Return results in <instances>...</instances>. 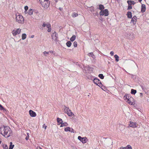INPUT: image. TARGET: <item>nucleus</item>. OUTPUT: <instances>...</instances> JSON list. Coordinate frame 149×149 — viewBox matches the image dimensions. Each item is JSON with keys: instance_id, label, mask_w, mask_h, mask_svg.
<instances>
[{"instance_id": "1", "label": "nucleus", "mask_w": 149, "mask_h": 149, "mask_svg": "<svg viewBox=\"0 0 149 149\" xmlns=\"http://www.w3.org/2000/svg\"><path fill=\"white\" fill-rule=\"evenodd\" d=\"M0 133L6 138L9 137L12 134V130L8 127H0Z\"/></svg>"}, {"instance_id": "2", "label": "nucleus", "mask_w": 149, "mask_h": 149, "mask_svg": "<svg viewBox=\"0 0 149 149\" xmlns=\"http://www.w3.org/2000/svg\"><path fill=\"white\" fill-rule=\"evenodd\" d=\"M16 21L20 24H23L24 23V19L23 17L19 14L16 15Z\"/></svg>"}, {"instance_id": "3", "label": "nucleus", "mask_w": 149, "mask_h": 149, "mask_svg": "<svg viewBox=\"0 0 149 149\" xmlns=\"http://www.w3.org/2000/svg\"><path fill=\"white\" fill-rule=\"evenodd\" d=\"M21 31V29L20 28L15 29L12 31V33L14 36L20 33Z\"/></svg>"}, {"instance_id": "4", "label": "nucleus", "mask_w": 149, "mask_h": 149, "mask_svg": "<svg viewBox=\"0 0 149 149\" xmlns=\"http://www.w3.org/2000/svg\"><path fill=\"white\" fill-rule=\"evenodd\" d=\"M42 6L45 9H47L49 6V1H45L40 2Z\"/></svg>"}, {"instance_id": "5", "label": "nucleus", "mask_w": 149, "mask_h": 149, "mask_svg": "<svg viewBox=\"0 0 149 149\" xmlns=\"http://www.w3.org/2000/svg\"><path fill=\"white\" fill-rule=\"evenodd\" d=\"M126 102L128 104L131 105H134L135 104V100L134 99V98L132 97H129V99L126 100Z\"/></svg>"}, {"instance_id": "6", "label": "nucleus", "mask_w": 149, "mask_h": 149, "mask_svg": "<svg viewBox=\"0 0 149 149\" xmlns=\"http://www.w3.org/2000/svg\"><path fill=\"white\" fill-rule=\"evenodd\" d=\"M100 16L104 15L105 16H107L109 15L108 10L107 9H105L102 11H101L100 12Z\"/></svg>"}, {"instance_id": "7", "label": "nucleus", "mask_w": 149, "mask_h": 149, "mask_svg": "<svg viewBox=\"0 0 149 149\" xmlns=\"http://www.w3.org/2000/svg\"><path fill=\"white\" fill-rule=\"evenodd\" d=\"M129 125V127H132L133 128H135L137 127V125L136 122L130 121Z\"/></svg>"}, {"instance_id": "8", "label": "nucleus", "mask_w": 149, "mask_h": 149, "mask_svg": "<svg viewBox=\"0 0 149 149\" xmlns=\"http://www.w3.org/2000/svg\"><path fill=\"white\" fill-rule=\"evenodd\" d=\"M78 139L83 143H86L87 142V139L86 137H82L81 136H78Z\"/></svg>"}, {"instance_id": "9", "label": "nucleus", "mask_w": 149, "mask_h": 149, "mask_svg": "<svg viewBox=\"0 0 149 149\" xmlns=\"http://www.w3.org/2000/svg\"><path fill=\"white\" fill-rule=\"evenodd\" d=\"M64 130L65 132L69 131L71 132L74 133V130L72 128L69 127H67L65 128Z\"/></svg>"}, {"instance_id": "10", "label": "nucleus", "mask_w": 149, "mask_h": 149, "mask_svg": "<svg viewBox=\"0 0 149 149\" xmlns=\"http://www.w3.org/2000/svg\"><path fill=\"white\" fill-rule=\"evenodd\" d=\"M52 38L55 41H57L58 39L57 34L55 33H53L52 35Z\"/></svg>"}, {"instance_id": "11", "label": "nucleus", "mask_w": 149, "mask_h": 149, "mask_svg": "<svg viewBox=\"0 0 149 149\" xmlns=\"http://www.w3.org/2000/svg\"><path fill=\"white\" fill-rule=\"evenodd\" d=\"M93 82L95 84H96L99 86H100V85L101 84V83L100 80L97 79L95 78L93 80Z\"/></svg>"}, {"instance_id": "12", "label": "nucleus", "mask_w": 149, "mask_h": 149, "mask_svg": "<svg viewBox=\"0 0 149 149\" xmlns=\"http://www.w3.org/2000/svg\"><path fill=\"white\" fill-rule=\"evenodd\" d=\"M29 112V114L31 117H35L36 116V113L32 110H30Z\"/></svg>"}, {"instance_id": "13", "label": "nucleus", "mask_w": 149, "mask_h": 149, "mask_svg": "<svg viewBox=\"0 0 149 149\" xmlns=\"http://www.w3.org/2000/svg\"><path fill=\"white\" fill-rule=\"evenodd\" d=\"M66 113H67L69 116L70 117L74 116V114L73 113L71 110L69 109V108Z\"/></svg>"}, {"instance_id": "14", "label": "nucleus", "mask_w": 149, "mask_h": 149, "mask_svg": "<svg viewBox=\"0 0 149 149\" xmlns=\"http://www.w3.org/2000/svg\"><path fill=\"white\" fill-rule=\"evenodd\" d=\"M137 17L136 16H134L132 19V22L134 24H136V21Z\"/></svg>"}, {"instance_id": "15", "label": "nucleus", "mask_w": 149, "mask_h": 149, "mask_svg": "<svg viewBox=\"0 0 149 149\" xmlns=\"http://www.w3.org/2000/svg\"><path fill=\"white\" fill-rule=\"evenodd\" d=\"M146 10V6L145 5L143 4L141 5V12L142 13L144 12Z\"/></svg>"}, {"instance_id": "16", "label": "nucleus", "mask_w": 149, "mask_h": 149, "mask_svg": "<svg viewBox=\"0 0 149 149\" xmlns=\"http://www.w3.org/2000/svg\"><path fill=\"white\" fill-rule=\"evenodd\" d=\"M42 26L43 27H46L47 28H50L51 27V25L49 23L46 24L44 23H43Z\"/></svg>"}, {"instance_id": "17", "label": "nucleus", "mask_w": 149, "mask_h": 149, "mask_svg": "<svg viewBox=\"0 0 149 149\" xmlns=\"http://www.w3.org/2000/svg\"><path fill=\"white\" fill-rule=\"evenodd\" d=\"M57 121L58 122V125H59L63 123V121L61 119L58 118L57 119Z\"/></svg>"}, {"instance_id": "18", "label": "nucleus", "mask_w": 149, "mask_h": 149, "mask_svg": "<svg viewBox=\"0 0 149 149\" xmlns=\"http://www.w3.org/2000/svg\"><path fill=\"white\" fill-rule=\"evenodd\" d=\"M127 3H128L129 5L131 6L132 5H134L135 3L134 1L131 0L127 1Z\"/></svg>"}, {"instance_id": "19", "label": "nucleus", "mask_w": 149, "mask_h": 149, "mask_svg": "<svg viewBox=\"0 0 149 149\" xmlns=\"http://www.w3.org/2000/svg\"><path fill=\"white\" fill-rule=\"evenodd\" d=\"M131 96L127 95H125L124 96L123 98L124 100L126 102V100H127L128 99H129V97Z\"/></svg>"}, {"instance_id": "20", "label": "nucleus", "mask_w": 149, "mask_h": 149, "mask_svg": "<svg viewBox=\"0 0 149 149\" xmlns=\"http://www.w3.org/2000/svg\"><path fill=\"white\" fill-rule=\"evenodd\" d=\"M68 125V124L66 122L62 123L61 124L60 127H62L63 126H67Z\"/></svg>"}, {"instance_id": "21", "label": "nucleus", "mask_w": 149, "mask_h": 149, "mask_svg": "<svg viewBox=\"0 0 149 149\" xmlns=\"http://www.w3.org/2000/svg\"><path fill=\"white\" fill-rule=\"evenodd\" d=\"M26 37V35L25 33H23L22 34V38L23 40L25 39Z\"/></svg>"}, {"instance_id": "22", "label": "nucleus", "mask_w": 149, "mask_h": 149, "mask_svg": "<svg viewBox=\"0 0 149 149\" xmlns=\"http://www.w3.org/2000/svg\"><path fill=\"white\" fill-rule=\"evenodd\" d=\"M127 17L129 18H131L132 17V13L130 12H128L127 13Z\"/></svg>"}, {"instance_id": "23", "label": "nucleus", "mask_w": 149, "mask_h": 149, "mask_svg": "<svg viewBox=\"0 0 149 149\" xmlns=\"http://www.w3.org/2000/svg\"><path fill=\"white\" fill-rule=\"evenodd\" d=\"M76 39V36H73L70 38V40L72 42L73 41Z\"/></svg>"}, {"instance_id": "24", "label": "nucleus", "mask_w": 149, "mask_h": 149, "mask_svg": "<svg viewBox=\"0 0 149 149\" xmlns=\"http://www.w3.org/2000/svg\"><path fill=\"white\" fill-rule=\"evenodd\" d=\"M71 44H72V43L70 41H68L66 43V45L68 47H70Z\"/></svg>"}, {"instance_id": "25", "label": "nucleus", "mask_w": 149, "mask_h": 149, "mask_svg": "<svg viewBox=\"0 0 149 149\" xmlns=\"http://www.w3.org/2000/svg\"><path fill=\"white\" fill-rule=\"evenodd\" d=\"M28 14L30 15H31L33 14V11L31 9H30L28 12Z\"/></svg>"}, {"instance_id": "26", "label": "nucleus", "mask_w": 149, "mask_h": 149, "mask_svg": "<svg viewBox=\"0 0 149 149\" xmlns=\"http://www.w3.org/2000/svg\"><path fill=\"white\" fill-rule=\"evenodd\" d=\"M114 57L115 58L116 61V62H118L119 61V56L116 54L114 55Z\"/></svg>"}, {"instance_id": "27", "label": "nucleus", "mask_w": 149, "mask_h": 149, "mask_svg": "<svg viewBox=\"0 0 149 149\" xmlns=\"http://www.w3.org/2000/svg\"><path fill=\"white\" fill-rule=\"evenodd\" d=\"M69 108L68 107H67L66 106H65V107L64 109V112L65 113H67V111L69 109Z\"/></svg>"}, {"instance_id": "28", "label": "nucleus", "mask_w": 149, "mask_h": 149, "mask_svg": "<svg viewBox=\"0 0 149 149\" xmlns=\"http://www.w3.org/2000/svg\"><path fill=\"white\" fill-rule=\"evenodd\" d=\"M99 9L101 10V11H102V10L104 9V7L103 5H102L101 4L99 5Z\"/></svg>"}, {"instance_id": "29", "label": "nucleus", "mask_w": 149, "mask_h": 149, "mask_svg": "<svg viewBox=\"0 0 149 149\" xmlns=\"http://www.w3.org/2000/svg\"><path fill=\"white\" fill-rule=\"evenodd\" d=\"M14 147V145L12 144V142H10V145L9 149H13Z\"/></svg>"}, {"instance_id": "30", "label": "nucleus", "mask_w": 149, "mask_h": 149, "mask_svg": "<svg viewBox=\"0 0 149 149\" xmlns=\"http://www.w3.org/2000/svg\"><path fill=\"white\" fill-rule=\"evenodd\" d=\"M88 55L89 56H91L93 58L94 57V56L93 55V52H91V53H89L88 54Z\"/></svg>"}, {"instance_id": "31", "label": "nucleus", "mask_w": 149, "mask_h": 149, "mask_svg": "<svg viewBox=\"0 0 149 149\" xmlns=\"http://www.w3.org/2000/svg\"><path fill=\"white\" fill-rule=\"evenodd\" d=\"M136 90H134L133 89H132L131 90V93L132 94H133L134 95L136 93Z\"/></svg>"}, {"instance_id": "32", "label": "nucleus", "mask_w": 149, "mask_h": 149, "mask_svg": "<svg viewBox=\"0 0 149 149\" xmlns=\"http://www.w3.org/2000/svg\"><path fill=\"white\" fill-rule=\"evenodd\" d=\"M44 55L46 56H47V55H48L49 54V52H47L46 51H45L43 53Z\"/></svg>"}, {"instance_id": "33", "label": "nucleus", "mask_w": 149, "mask_h": 149, "mask_svg": "<svg viewBox=\"0 0 149 149\" xmlns=\"http://www.w3.org/2000/svg\"><path fill=\"white\" fill-rule=\"evenodd\" d=\"M78 14L76 13H74L72 14V17H74L77 16Z\"/></svg>"}, {"instance_id": "34", "label": "nucleus", "mask_w": 149, "mask_h": 149, "mask_svg": "<svg viewBox=\"0 0 149 149\" xmlns=\"http://www.w3.org/2000/svg\"><path fill=\"white\" fill-rule=\"evenodd\" d=\"M24 9H25V11H24V12L25 13H27V10L28 9V7L27 6H25V7H24Z\"/></svg>"}, {"instance_id": "35", "label": "nucleus", "mask_w": 149, "mask_h": 149, "mask_svg": "<svg viewBox=\"0 0 149 149\" xmlns=\"http://www.w3.org/2000/svg\"><path fill=\"white\" fill-rule=\"evenodd\" d=\"M99 77L101 79H103L104 78V76H103V74H100L99 75Z\"/></svg>"}, {"instance_id": "36", "label": "nucleus", "mask_w": 149, "mask_h": 149, "mask_svg": "<svg viewBox=\"0 0 149 149\" xmlns=\"http://www.w3.org/2000/svg\"><path fill=\"white\" fill-rule=\"evenodd\" d=\"M0 110L6 111V109L3 107L0 104Z\"/></svg>"}, {"instance_id": "37", "label": "nucleus", "mask_w": 149, "mask_h": 149, "mask_svg": "<svg viewBox=\"0 0 149 149\" xmlns=\"http://www.w3.org/2000/svg\"><path fill=\"white\" fill-rule=\"evenodd\" d=\"M73 45L74 47H76L77 46V43L76 41H74L73 43Z\"/></svg>"}, {"instance_id": "38", "label": "nucleus", "mask_w": 149, "mask_h": 149, "mask_svg": "<svg viewBox=\"0 0 149 149\" xmlns=\"http://www.w3.org/2000/svg\"><path fill=\"white\" fill-rule=\"evenodd\" d=\"M3 147L4 149H8V146L6 145H4L3 146Z\"/></svg>"}, {"instance_id": "39", "label": "nucleus", "mask_w": 149, "mask_h": 149, "mask_svg": "<svg viewBox=\"0 0 149 149\" xmlns=\"http://www.w3.org/2000/svg\"><path fill=\"white\" fill-rule=\"evenodd\" d=\"M27 136L26 138H25V139L26 140H28L29 139V133H27Z\"/></svg>"}, {"instance_id": "40", "label": "nucleus", "mask_w": 149, "mask_h": 149, "mask_svg": "<svg viewBox=\"0 0 149 149\" xmlns=\"http://www.w3.org/2000/svg\"><path fill=\"white\" fill-rule=\"evenodd\" d=\"M127 147V149H132V147L130 145H128Z\"/></svg>"}, {"instance_id": "41", "label": "nucleus", "mask_w": 149, "mask_h": 149, "mask_svg": "<svg viewBox=\"0 0 149 149\" xmlns=\"http://www.w3.org/2000/svg\"><path fill=\"white\" fill-rule=\"evenodd\" d=\"M40 2H45V1H49V0H39Z\"/></svg>"}, {"instance_id": "42", "label": "nucleus", "mask_w": 149, "mask_h": 149, "mask_svg": "<svg viewBox=\"0 0 149 149\" xmlns=\"http://www.w3.org/2000/svg\"><path fill=\"white\" fill-rule=\"evenodd\" d=\"M132 8V6L131 5H129L127 8L128 10H130Z\"/></svg>"}, {"instance_id": "43", "label": "nucleus", "mask_w": 149, "mask_h": 149, "mask_svg": "<svg viewBox=\"0 0 149 149\" xmlns=\"http://www.w3.org/2000/svg\"><path fill=\"white\" fill-rule=\"evenodd\" d=\"M42 127L43 128L44 127L45 128V130L47 128V126L45 125V124H44L42 126Z\"/></svg>"}, {"instance_id": "44", "label": "nucleus", "mask_w": 149, "mask_h": 149, "mask_svg": "<svg viewBox=\"0 0 149 149\" xmlns=\"http://www.w3.org/2000/svg\"><path fill=\"white\" fill-rule=\"evenodd\" d=\"M48 29L47 30V31L49 32H50L51 31V28H47Z\"/></svg>"}, {"instance_id": "45", "label": "nucleus", "mask_w": 149, "mask_h": 149, "mask_svg": "<svg viewBox=\"0 0 149 149\" xmlns=\"http://www.w3.org/2000/svg\"><path fill=\"white\" fill-rule=\"evenodd\" d=\"M110 54L111 56H113L114 55V52L113 51H111V52L110 53Z\"/></svg>"}, {"instance_id": "46", "label": "nucleus", "mask_w": 149, "mask_h": 149, "mask_svg": "<svg viewBox=\"0 0 149 149\" xmlns=\"http://www.w3.org/2000/svg\"><path fill=\"white\" fill-rule=\"evenodd\" d=\"M90 10H91V12H92V10L93 11H94L95 10L94 8L93 7H92L91 8Z\"/></svg>"}, {"instance_id": "47", "label": "nucleus", "mask_w": 149, "mask_h": 149, "mask_svg": "<svg viewBox=\"0 0 149 149\" xmlns=\"http://www.w3.org/2000/svg\"><path fill=\"white\" fill-rule=\"evenodd\" d=\"M127 146L126 147H122V149H127Z\"/></svg>"}, {"instance_id": "48", "label": "nucleus", "mask_w": 149, "mask_h": 149, "mask_svg": "<svg viewBox=\"0 0 149 149\" xmlns=\"http://www.w3.org/2000/svg\"><path fill=\"white\" fill-rule=\"evenodd\" d=\"M140 95L141 97H142L143 96V93H140Z\"/></svg>"}, {"instance_id": "49", "label": "nucleus", "mask_w": 149, "mask_h": 149, "mask_svg": "<svg viewBox=\"0 0 149 149\" xmlns=\"http://www.w3.org/2000/svg\"><path fill=\"white\" fill-rule=\"evenodd\" d=\"M34 37V35H32L31 36V37L32 38H33Z\"/></svg>"}, {"instance_id": "50", "label": "nucleus", "mask_w": 149, "mask_h": 149, "mask_svg": "<svg viewBox=\"0 0 149 149\" xmlns=\"http://www.w3.org/2000/svg\"><path fill=\"white\" fill-rule=\"evenodd\" d=\"M49 53H50L52 54L53 53V52L52 51H49Z\"/></svg>"}, {"instance_id": "51", "label": "nucleus", "mask_w": 149, "mask_h": 149, "mask_svg": "<svg viewBox=\"0 0 149 149\" xmlns=\"http://www.w3.org/2000/svg\"><path fill=\"white\" fill-rule=\"evenodd\" d=\"M138 1L139 2H141L142 0H138Z\"/></svg>"}, {"instance_id": "52", "label": "nucleus", "mask_w": 149, "mask_h": 149, "mask_svg": "<svg viewBox=\"0 0 149 149\" xmlns=\"http://www.w3.org/2000/svg\"><path fill=\"white\" fill-rule=\"evenodd\" d=\"M59 9L60 10H61L62 9V8H59Z\"/></svg>"}, {"instance_id": "53", "label": "nucleus", "mask_w": 149, "mask_h": 149, "mask_svg": "<svg viewBox=\"0 0 149 149\" xmlns=\"http://www.w3.org/2000/svg\"><path fill=\"white\" fill-rule=\"evenodd\" d=\"M119 149H122V147H120Z\"/></svg>"}, {"instance_id": "54", "label": "nucleus", "mask_w": 149, "mask_h": 149, "mask_svg": "<svg viewBox=\"0 0 149 149\" xmlns=\"http://www.w3.org/2000/svg\"><path fill=\"white\" fill-rule=\"evenodd\" d=\"M55 1L56 2H57V0H55Z\"/></svg>"}, {"instance_id": "55", "label": "nucleus", "mask_w": 149, "mask_h": 149, "mask_svg": "<svg viewBox=\"0 0 149 149\" xmlns=\"http://www.w3.org/2000/svg\"><path fill=\"white\" fill-rule=\"evenodd\" d=\"M1 141H0V144H1Z\"/></svg>"}]
</instances>
